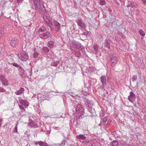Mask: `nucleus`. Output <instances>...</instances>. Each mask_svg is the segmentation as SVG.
I'll return each instance as SVG.
<instances>
[{
    "mask_svg": "<svg viewBox=\"0 0 146 146\" xmlns=\"http://www.w3.org/2000/svg\"><path fill=\"white\" fill-rule=\"evenodd\" d=\"M75 108L76 113L78 115V117L79 119H81L84 117V113L83 106L80 102L77 103L74 106Z\"/></svg>",
    "mask_w": 146,
    "mask_h": 146,
    "instance_id": "1",
    "label": "nucleus"
},
{
    "mask_svg": "<svg viewBox=\"0 0 146 146\" xmlns=\"http://www.w3.org/2000/svg\"><path fill=\"white\" fill-rule=\"evenodd\" d=\"M39 0H33L36 10L38 11H42L45 10V7L42 4H40Z\"/></svg>",
    "mask_w": 146,
    "mask_h": 146,
    "instance_id": "2",
    "label": "nucleus"
},
{
    "mask_svg": "<svg viewBox=\"0 0 146 146\" xmlns=\"http://www.w3.org/2000/svg\"><path fill=\"white\" fill-rule=\"evenodd\" d=\"M110 61L111 66L113 67L115 66L117 62V58L116 55H112L110 57Z\"/></svg>",
    "mask_w": 146,
    "mask_h": 146,
    "instance_id": "3",
    "label": "nucleus"
},
{
    "mask_svg": "<svg viewBox=\"0 0 146 146\" xmlns=\"http://www.w3.org/2000/svg\"><path fill=\"white\" fill-rule=\"evenodd\" d=\"M20 59L23 61H25L27 60L29 58L28 55L25 53H21L18 55Z\"/></svg>",
    "mask_w": 146,
    "mask_h": 146,
    "instance_id": "4",
    "label": "nucleus"
},
{
    "mask_svg": "<svg viewBox=\"0 0 146 146\" xmlns=\"http://www.w3.org/2000/svg\"><path fill=\"white\" fill-rule=\"evenodd\" d=\"M0 79L3 85L5 86H7L8 85V80L6 79L4 76L2 75H1Z\"/></svg>",
    "mask_w": 146,
    "mask_h": 146,
    "instance_id": "5",
    "label": "nucleus"
},
{
    "mask_svg": "<svg viewBox=\"0 0 146 146\" xmlns=\"http://www.w3.org/2000/svg\"><path fill=\"white\" fill-rule=\"evenodd\" d=\"M101 82L102 83L103 87H104L106 84V78L105 75H102L100 78Z\"/></svg>",
    "mask_w": 146,
    "mask_h": 146,
    "instance_id": "6",
    "label": "nucleus"
},
{
    "mask_svg": "<svg viewBox=\"0 0 146 146\" xmlns=\"http://www.w3.org/2000/svg\"><path fill=\"white\" fill-rule=\"evenodd\" d=\"M18 42V40L16 38H14L12 39L10 42L11 45L13 48L16 47L17 45Z\"/></svg>",
    "mask_w": 146,
    "mask_h": 146,
    "instance_id": "7",
    "label": "nucleus"
},
{
    "mask_svg": "<svg viewBox=\"0 0 146 146\" xmlns=\"http://www.w3.org/2000/svg\"><path fill=\"white\" fill-rule=\"evenodd\" d=\"M111 42V41L109 39H106L105 40L104 46L105 47L108 49L110 48V44Z\"/></svg>",
    "mask_w": 146,
    "mask_h": 146,
    "instance_id": "8",
    "label": "nucleus"
},
{
    "mask_svg": "<svg viewBox=\"0 0 146 146\" xmlns=\"http://www.w3.org/2000/svg\"><path fill=\"white\" fill-rule=\"evenodd\" d=\"M77 23L79 26L82 28H85L86 27L85 23L81 20H78Z\"/></svg>",
    "mask_w": 146,
    "mask_h": 146,
    "instance_id": "9",
    "label": "nucleus"
},
{
    "mask_svg": "<svg viewBox=\"0 0 146 146\" xmlns=\"http://www.w3.org/2000/svg\"><path fill=\"white\" fill-rule=\"evenodd\" d=\"M42 36L44 38H47L50 37L52 36V35L50 33L48 32H47L42 34Z\"/></svg>",
    "mask_w": 146,
    "mask_h": 146,
    "instance_id": "10",
    "label": "nucleus"
},
{
    "mask_svg": "<svg viewBox=\"0 0 146 146\" xmlns=\"http://www.w3.org/2000/svg\"><path fill=\"white\" fill-rule=\"evenodd\" d=\"M24 91V88H21L20 89L16 91L15 93L17 95H19L21 94Z\"/></svg>",
    "mask_w": 146,
    "mask_h": 146,
    "instance_id": "11",
    "label": "nucleus"
},
{
    "mask_svg": "<svg viewBox=\"0 0 146 146\" xmlns=\"http://www.w3.org/2000/svg\"><path fill=\"white\" fill-rule=\"evenodd\" d=\"M135 94L132 92H130L129 96L128 97V99L129 101L131 102H132L133 100L132 98H135Z\"/></svg>",
    "mask_w": 146,
    "mask_h": 146,
    "instance_id": "12",
    "label": "nucleus"
},
{
    "mask_svg": "<svg viewBox=\"0 0 146 146\" xmlns=\"http://www.w3.org/2000/svg\"><path fill=\"white\" fill-rule=\"evenodd\" d=\"M76 138L78 140H84L85 139L86 137L84 134H80L77 136Z\"/></svg>",
    "mask_w": 146,
    "mask_h": 146,
    "instance_id": "13",
    "label": "nucleus"
},
{
    "mask_svg": "<svg viewBox=\"0 0 146 146\" xmlns=\"http://www.w3.org/2000/svg\"><path fill=\"white\" fill-rule=\"evenodd\" d=\"M119 144L118 142L116 140H113L110 143L109 145L110 146H117Z\"/></svg>",
    "mask_w": 146,
    "mask_h": 146,
    "instance_id": "14",
    "label": "nucleus"
},
{
    "mask_svg": "<svg viewBox=\"0 0 146 146\" xmlns=\"http://www.w3.org/2000/svg\"><path fill=\"white\" fill-rule=\"evenodd\" d=\"M72 43L73 47L76 49L78 45L80 44V42L76 41H72Z\"/></svg>",
    "mask_w": 146,
    "mask_h": 146,
    "instance_id": "15",
    "label": "nucleus"
},
{
    "mask_svg": "<svg viewBox=\"0 0 146 146\" xmlns=\"http://www.w3.org/2000/svg\"><path fill=\"white\" fill-rule=\"evenodd\" d=\"M43 18L44 21L47 23H48L50 21V18L49 16L44 15Z\"/></svg>",
    "mask_w": 146,
    "mask_h": 146,
    "instance_id": "16",
    "label": "nucleus"
},
{
    "mask_svg": "<svg viewBox=\"0 0 146 146\" xmlns=\"http://www.w3.org/2000/svg\"><path fill=\"white\" fill-rule=\"evenodd\" d=\"M129 3H130L131 5V7L132 8H136L137 7V3L135 2H133L130 1H128Z\"/></svg>",
    "mask_w": 146,
    "mask_h": 146,
    "instance_id": "17",
    "label": "nucleus"
},
{
    "mask_svg": "<svg viewBox=\"0 0 146 146\" xmlns=\"http://www.w3.org/2000/svg\"><path fill=\"white\" fill-rule=\"evenodd\" d=\"M54 44V42L50 40L48 42L47 46L51 48L53 47Z\"/></svg>",
    "mask_w": 146,
    "mask_h": 146,
    "instance_id": "18",
    "label": "nucleus"
},
{
    "mask_svg": "<svg viewBox=\"0 0 146 146\" xmlns=\"http://www.w3.org/2000/svg\"><path fill=\"white\" fill-rule=\"evenodd\" d=\"M28 125L31 127H34L36 125V124L34 123L32 120L30 121L28 123Z\"/></svg>",
    "mask_w": 146,
    "mask_h": 146,
    "instance_id": "19",
    "label": "nucleus"
},
{
    "mask_svg": "<svg viewBox=\"0 0 146 146\" xmlns=\"http://www.w3.org/2000/svg\"><path fill=\"white\" fill-rule=\"evenodd\" d=\"M49 51V50L46 47H43L42 48V52L44 53H47Z\"/></svg>",
    "mask_w": 146,
    "mask_h": 146,
    "instance_id": "20",
    "label": "nucleus"
},
{
    "mask_svg": "<svg viewBox=\"0 0 146 146\" xmlns=\"http://www.w3.org/2000/svg\"><path fill=\"white\" fill-rule=\"evenodd\" d=\"M19 71L21 73V74H23L25 73V70L21 66L19 67Z\"/></svg>",
    "mask_w": 146,
    "mask_h": 146,
    "instance_id": "21",
    "label": "nucleus"
},
{
    "mask_svg": "<svg viewBox=\"0 0 146 146\" xmlns=\"http://www.w3.org/2000/svg\"><path fill=\"white\" fill-rule=\"evenodd\" d=\"M93 48H94L95 53L97 54L98 53V46L96 44L94 45L93 46Z\"/></svg>",
    "mask_w": 146,
    "mask_h": 146,
    "instance_id": "22",
    "label": "nucleus"
},
{
    "mask_svg": "<svg viewBox=\"0 0 146 146\" xmlns=\"http://www.w3.org/2000/svg\"><path fill=\"white\" fill-rule=\"evenodd\" d=\"M77 49H78L82 51H83L84 49V47L80 43V44H79L78 46Z\"/></svg>",
    "mask_w": 146,
    "mask_h": 146,
    "instance_id": "23",
    "label": "nucleus"
},
{
    "mask_svg": "<svg viewBox=\"0 0 146 146\" xmlns=\"http://www.w3.org/2000/svg\"><path fill=\"white\" fill-rule=\"evenodd\" d=\"M3 28H0V38L4 37V33H3Z\"/></svg>",
    "mask_w": 146,
    "mask_h": 146,
    "instance_id": "24",
    "label": "nucleus"
},
{
    "mask_svg": "<svg viewBox=\"0 0 146 146\" xmlns=\"http://www.w3.org/2000/svg\"><path fill=\"white\" fill-rule=\"evenodd\" d=\"M59 61H55L53 62H52L51 64V65L52 66L56 67L57 66L58 64L59 63Z\"/></svg>",
    "mask_w": 146,
    "mask_h": 146,
    "instance_id": "25",
    "label": "nucleus"
},
{
    "mask_svg": "<svg viewBox=\"0 0 146 146\" xmlns=\"http://www.w3.org/2000/svg\"><path fill=\"white\" fill-rule=\"evenodd\" d=\"M139 33L141 36H145V33L143 30H141L139 31Z\"/></svg>",
    "mask_w": 146,
    "mask_h": 146,
    "instance_id": "26",
    "label": "nucleus"
},
{
    "mask_svg": "<svg viewBox=\"0 0 146 146\" xmlns=\"http://www.w3.org/2000/svg\"><path fill=\"white\" fill-rule=\"evenodd\" d=\"M18 124V122H17V123L16 124L15 127L13 130V132H17V125Z\"/></svg>",
    "mask_w": 146,
    "mask_h": 146,
    "instance_id": "27",
    "label": "nucleus"
},
{
    "mask_svg": "<svg viewBox=\"0 0 146 146\" xmlns=\"http://www.w3.org/2000/svg\"><path fill=\"white\" fill-rule=\"evenodd\" d=\"M46 30L45 28L44 27H41L39 30V32H42Z\"/></svg>",
    "mask_w": 146,
    "mask_h": 146,
    "instance_id": "28",
    "label": "nucleus"
},
{
    "mask_svg": "<svg viewBox=\"0 0 146 146\" xmlns=\"http://www.w3.org/2000/svg\"><path fill=\"white\" fill-rule=\"evenodd\" d=\"M105 0H100V2L99 4L101 5H105Z\"/></svg>",
    "mask_w": 146,
    "mask_h": 146,
    "instance_id": "29",
    "label": "nucleus"
},
{
    "mask_svg": "<svg viewBox=\"0 0 146 146\" xmlns=\"http://www.w3.org/2000/svg\"><path fill=\"white\" fill-rule=\"evenodd\" d=\"M38 54H39L38 52H35L33 54V57L35 58H36L37 57Z\"/></svg>",
    "mask_w": 146,
    "mask_h": 146,
    "instance_id": "30",
    "label": "nucleus"
},
{
    "mask_svg": "<svg viewBox=\"0 0 146 146\" xmlns=\"http://www.w3.org/2000/svg\"><path fill=\"white\" fill-rule=\"evenodd\" d=\"M19 108L20 109H22V110L21 111H25V110L24 109V108L23 106V105L19 104Z\"/></svg>",
    "mask_w": 146,
    "mask_h": 146,
    "instance_id": "31",
    "label": "nucleus"
},
{
    "mask_svg": "<svg viewBox=\"0 0 146 146\" xmlns=\"http://www.w3.org/2000/svg\"><path fill=\"white\" fill-rule=\"evenodd\" d=\"M55 30L56 32L59 31L60 30V26H55Z\"/></svg>",
    "mask_w": 146,
    "mask_h": 146,
    "instance_id": "32",
    "label": "nucleus"
},
{
    "mask_svg": "<svg viewBox=\"0 0 146 146\" xmlns=\"http://www.w3.org/2000/svg\"><path fill=\"white\" fill-rule=\"evenodd\" d=\"M137 78V77L135 75H133L132 78L131 80L133 82H134Z\"/></svg>",
    "mask_w": 146,
    "mask_h": 146,
    "instance_id": "33",
    "label": "nucleus"
},
{
    "mask_svg": "<svg viewBox=\"0 0 146 146\" xmlns=\"http://www.w3.org/2000/svg\"><path fill=\"white\" fill-rule=\"evenodd\" d=\"M29 104V103L26 100H25V102L24 104H23V106H24L27 107L28 106Z\"/></svg>",
    "mask_w": 146,
    "mask_h": 146,
    "instance_id": "34",
    "label": "nucleus"
},
{
    "mask_svg": "<svg viewBox=\"0 0 146 146\" xmlns=\"http://www.w3.org/2000/svg\"><path fill=\"white\" fill-rule=\"evenodd\" d=\"M42 146H49L44 141H42L41 145Z\"/></svg>",
    "mask_w": 146,
    "mask_h": 146,
    "instance_id": "35",
    "label": "nucleus"
},
{
    "mask_svg": "<svg viewBox=\"0 0 146 146\" xmlns=\"http://www.w3.org/2000/svg\"><path fill=\"white\" fill-rule=\"evenodd\" d=\"M11 64L13 66L19 68V67L20 66V65H19L17 63H12V64Z\"/></svg>",
    "mask_w": 146,
    "mask_h": 146,
    "instance_id": "36",
    "label": "nucleus"
},
{
    "mask_svg": "<svg viewBox=\"0 0 146 146\" xmlns=\"http://www.w3.org/2000/svg\"><path fill=\"white\" fill-rule=\"evenodd\" d=\"M25 100H19V103L21 105H23L25 102Z\"/></svg>",
    "mask_w": 146,
    "mask_h": 146,
    "instance_id": "37",
    "label": "nucleus"
},
{
    "mask_svg": "<svg viewBox=\"0 0 146 146\" xmlns=\"http://www.w3.org/2000/svg\"><path fill=\"white\" fill-rule=\"evenodd\" d=\"M114 1H115L116 3V4L117 5H119V3H118V1H120L121 2H123L124 1V0H113Z\"/></svg>",
    "mask_w": 146,
    "mask_h": 146,
    "instance_id": "38",
    "label": "nucleus"
},
{
    "mask_svg": "<svg viewBox=\"0 0 146 146\" xmlns=\"http://www.w3.org/2000/svg\"><path fill=\"white\" fill-rule=\"evenodd\" d=\"M6 90L4 88L2 87H0V92H5L6 91Z\"/></svg>",
    "mask_w": 146,
    "mask_h": 146,
    "instance_id": "39",
    "label": "nucleus"
},
{
    "mask_svg": "<svg viewBox=\"0 0 146 146\" xmlns=\"http://www.w3.org/2000/svg\"><path fill=\"white\" fill-rule=\"evenodd\" d=\"M84 140L83 141V143H84L85 144H86V143H89V141L88 140V139H84Z\"/></svg>",
    "mask_w": 146,
    "mask_h": 146,
    "instance_id": "40",
    "label": "nucleus"
},
{
    "mask_svg": "<svg viewBox=\"0 0 146 146\" xmlns=\"http://www.w3.org/2000/svg\"><path fill=\"white\" fill-rule=\"evenodd\" d=\"M42 141H38V142L36 141V142H35V144L36 145H37L39 144V145L41 146V144L42 143Z\"/></svg>",
    "mask_w": 146,
    "mask_h": 146,
    "instance_id": "41",
    "label": "nucleus"
},
{
    "mask_svg": "<svg viewBox=\"0 0 146 146\" xmlns=\"http://www.w3.org/2000/svg\"><path fill=\"white\" fill-rule=\"evenodd\" d=\"M105 115V113L104 111H102L100 113V117H103Z\"/></svg>",
    "mask_w": 146,
    "mask_h": 146,
    "instance_id": "42",
    "label": "nucleus"
},
{
    "mask_svg": "<svg viewBox=\"0 0 146 146\" xmlns=\"http://www.w3.org/2000/svg\"><path fill=\"white\" fill-rule=\"evenodd\" d=\"M107 120V117H105L102 119V121L104 123H105Z\"/></svg>",
    "mask_w": 146,
    "mask_h": 146,
    "instance_id": "43",
    "label": "nucleus"
},
{
    "mask_svg": "<svg viewBox=\"0 0 146 146\" xmlns=\"http://www.w3.org/2000/svg\"><path fill=\"white\" fill-rule=\"evenodd\" d=\"M54 25L55 26H60V24L58 23V22H56L54 23Z\"/></svg>",
    "mask_w": 146,
    "mask_h": 146,
    "instance_id": "44",
    "label": "nucleus"
},
{
    "mask_svg": "<svg viewBox=\"0 0 146 146\" xmlns=\"http://www.w3.org/2000/svg\"><path fill=\"white\" fill-rule=\"evenodd\" d=\"M53 129H54L59 130L60 129V128L59 127H53Z\"/></svg>",
    "mask_w": 146,
    "mask_h": 146,
    "instance_id": "45",
    "label": "nucleus"
},
{
    "mask_svg": "<svg viewBox=\"0 0 146 146\" xmlns=\"http://www.w3.org/2000/svg\"><path fill=\"white\" fill-rule=\"evenodd\" d=\"M22 1V0H17V3L18 4H19Z\"/></svg>",
    "mask_w": 146,
    "mask_h": 146,
    "instance_id": "46",
    "label": "nucleus"
},
{
    "mask_svg": "<svg viewBox=\"0 0 146 146\" xmlns=\"http://www.w3.org/2000/svg\"><path fill=\"white\" fill-rule=\"evenodd\" d=\"M143 3L145 5H146V1L145 0H142Z\"/></svg>",
    "mask_w": 146,
    "mask_h": 146,
    "instance_id": "47",
    "label": "nucleus"
},
{
    "mask_svg": "<svg viewBox=\"0 0 146 146\" xmlns=\"http://www.w3.org/2000/svg\"><path fill=\"white\" fill-rule=\"evenodd\" d=\"M128 4L127 5L126 7H131V4L130 3H128Z\"/></svg>",
    "mask_w": 146,
    "mask_h": 146,
    "instance_id": "48",
    "label": "nucleus"
},
{
    "mask_svg": "<svg viewBox=\"0 0 146 146\" xmlns=\"http://www.w3.org/2000/svg\"><path fill=\"white\" fill-rule=\"evenodd\" d=\"M108 10L109 12H111L112 11V10L110 8H108Z\"/></svg>",
    "mask_w": 146,
    "mask_h": 146,
    "instance_id": "49",
    "label": "nucleus"
},
{
    "mask_svg": "<svg viewBox=\"0 0 146 146\" xmlns=\"http://www.w3.org/2000/svg\"><path fill=\"white\" fill-rule=\"evenodd\" d=\"M121 143L122 145H125L126 144V142H124V144L122 143L121 142Z\"/></svg>",
    "mask_w": 146,
    "mask_h": 146,
    "instance_id": "50",
    "label": "nucleus"
},
{
    "mask_svg": "<svg viewBox=\"0 0 146 146\" xmlns=\"http://www.w3.org/2000/svg\"><path fill=\"white\" fill-rule=\"evenodd\" d=\"M91 146H97L96 145V144L95 143H94V144H93L92 145H91Z\"/></svg>",
    "mask_w": 146,
    "mask_h": 146,
    "instance_id": "51",
    "label": "nucleus"
},
{
    "mask_svg": "<svg viewBox=\"0 0 146 146\" xmlns=\"http://www.w3.org/2000/svg\"><path fill=\"white\" fill-rule=\"evenodd\" d=\"M126 146H132V145H126Z\"/></svg>",
    "mask_w": 146,
    "mask_h": 146,
    "instance_id": "52",
    "label": "nucleus"
},
{
    "mask_svg": "<svg viewBox=\"0 0 146 146\" xmlns=\"http://www.w3.org/2000/svg\"><path fill=\"white\" fill-rule=\"evenodd\" d=\"M83 94H84V95H86V94H87V93H86L85 94V93H83Z\"/></svg>",
    "mask_w": 146,
    "mask_h": 146,
    "instance_id": "53",
    "label": "nucleus"
},
{
    "mask_svg": "<svg viewBox=\"0 0 146 146\" xmlns=\"http://www.w3.org/2000/svg\"><path fill=\"white\" fill-rule=\"evenodd\" d=\"M87 101L88 103L89 101H88V100H87Z\"/></svg>",
    "mask_w": 146,
    "mask_h": 146,
    "instance_id": "54",
    "label": "nucleus"
},
{
    "mask_svg": "<svg viewBox=\"0 0 146 146\" xmlns=\"http://www.w3.org/2000/svg\"><path fill=\"white\" fill-rule=\"evenodd\" d=\"M123 36H124L123 35ZM122 37H123V36H122Z\"/></svg>",
    "mask_w": 146,
    "mask_h": 146,
    "instance_id": "55",
    "label": "nucleus"
},
{
    "mask_svg": "<svg viewBox=\"0 0 146 146\" xmlns=\"http://www.w3.org/2000/svg\"><path fill=\"white\" fill-rule=\"evenodd\" d=\"M0 126H1V124L0 123Z\"/></svg>",
    "mask_w": 146,
    "mask_h": 146,
    "instance_id": "56",
    "label": "nucleus"
}]
</instances>
